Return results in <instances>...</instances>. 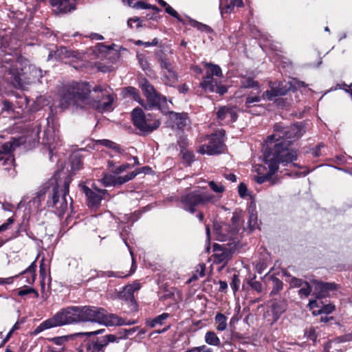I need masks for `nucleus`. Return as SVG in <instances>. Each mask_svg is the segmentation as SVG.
Instances as JSON below:
<instances>
[{
    "mask_svg": "<svg viewBox=\"0 0 352 352\" xmlns=\"http://www.w3.org/2000/svg\"><path fill=\"white\" fill-rule=\"evenodd\" d=\"M274 131L275 133L266 140V148L263 154L264 162L267 165L268 170L265 166L256 165L254 167L257 175H254V179L258 184L270 182L271 185H274L278 183V179L273 175L277 171L278 164L286 166L297 159L296 151L288 148V143L291 142L289 140L298 139L305 132L299 124L287 126L276 124L274 126Z\"/></svg>",
    "mask_w": 352,
    "mask_h": 352,
    "instance_id": "nucleus-1",
    "label": "nucleus"
},
{
    "mask_svg": "<svg viewBox=\"0 0 352 352\" xmlns=\"http://www.w3.org/2000/svg\"><path fill=\"white\" fill-rule=\"evenodd\" d=\"M113 100L111 89L106 86L91 88L87 82H72L62 90L58 107L62 110L72 106L91 107L102 113L112 110Z\"/></svg>",
    "mask_w": 352,
    "mask_h": 352,
    "instance_id": "nucleus-2",
    "label": "nucleus"
},
{
    "mask_svg": "<svg viewBox=\"0 0 352 352\" xmlns=\"http://www.w3.org/2000/svg\"><path fill=\"white\" fill-rule=\"evenodd\" d=\"M79 316L80 322H96L104 326L131 325L135 323V320H128L113 314H109L102 307L94 306L79 307Z\"/></svg>",
    "mask_w": 352,
    "mask_h": 352,
    "instance_id": "nucleus-3",
    "label": "nucleus"
},
{
    "mask_svg": "<svg viewBox=\"0 0 352 352\" xmlns=\"http://www.w3.org/2000/svg\"><path fill=\"white\" fill-rule=\"evenodd\" d=\"M8 72L11 76V83L21 89H25L27 85L39 80L43 76L42 70L35 65L25 64L22 67L19 63L12 65Z\"/></svg>",
    "mask_w": 352,
    "mask_h": 352,
    "instance_id": "nucleus-4",
    "label": "nucleus"
},
{
    "mask_svg": "<svg viewBox=\"0 0 352 352\" xmlns=\"http://www.w3.org/2000/svg\"><path fill=\"white\" fill-rule=\"evenodd\" d=\"M219 197L212 195L204 188L183 193L180 197L181 207L186 211L194 213L199 206L214 204Z\"/></svg>",
    "mask_w": 352,
    "mask_h": 352,
    "instance_id": "nucleus-5",
    "label": "nucleus"
},
{
    "mask_svg": "<svg viewBox=\"0 0 352 352\" xmlns=\"http://www.w3.org/2000/svg\"><path fill=\"white\" fill-rule=\"evenodd\" d=\"M80 322L79 307H68L57 312L52 318L43 321L34 331L37 335L44 330L65 324Z\"/></svg>",
    "mask_w": 352,
    "mask_h": 352,
    "instance_id": "nucleus-6",
    "label": "nucleus"
},
{
    "mask_svg": "<svg viewBox=\"0 0 352 352\" xmlns=\"http://www.w3.org/2000/svg\"><path fill=\"white\" fill-rule=\"evenodd\" d=\"M55 183L52 193L47 200L49 208L54 209V212L59 216L63 215L67 209L66 197L69 192L70 180L65 179L63 182H58L56 178L51 179V183Z\"/></svg>",
    "mask_w": 352,
    "mask_h": 352,
    "instance_id": "nucleus-7",
    "label": "nucleus"
},
{
    "mask_svg": "<svg viewBox=\"0 0 352 352\" xmlns=\"http://www.w3.org/2000/svg\"><path fill=\"white\" fill-rule=\"evenodd\" d=\"M134 125L140 131L150 133L159 127L160 122L153 119L151 114L146 115L140 108H135L131 113Z\"/></svg>",
    "mask_w": 352,
    "mask_h": 352,
    "instance_id": "nucleus-8",
    "label": "nucleus"
},
{
    "mask_svg": "<svg viewBox=\"0 0 352 352\" xmlns=\"http://www.w3.org/2000/svg\"><path fill=\"white\" fill-rule=\"evenodd\" d=\"M225 135V131L221 130L218 133L212 134L210 137V142L208 144H203L199 146L197 152L200 154H208L209 155L219 154L223 152L224 144L223 136Z\"/></svg>",
    "mask_w": 352,
    "mask_h": 352,
    "instance_id": "nucleus-9",
    "label": "nucleus"
},
{
    "mask_svg": "<svg viewBox=\"0 0 352 352\" xmlns=\"http://www.w3.org/2000/svg\"><path fill=\"white\" fill-rule=\"evenodd\" d=\"M140 87L147 100V103L144 105L145 108L160 107L166 102V98L157 93L153 86L146 79L140 82Z\"/></svg>",
    "mask_w": 352,
    "mask_h": 352,
    "instance_id": "nucleus-10",
    "label": "nucleus"
},
{
    "mask_svg": "<svg viewBox=\"0 0 352 352\" xmlns=\"http://www.w3.org/2000/svg\"><path fill=\"white\" fill-rule=\"evenodd\" d=\"M18 140L12 139L0 146V166H6V170H10L14 165V158L12 152L19 146Z\"/></svg>",
    "mask_w": 352,
    "mask_h": 352,
    "instance_id": "nucleus-11",
    "label": "nucleus"
},
{
    "mask_svg": "<svg viewBox=\"0 0 352 352\" xmlns=\"http://www.w3.org/2000/svg\"><path fill=\"white\" fill-rule=\"evenodd\" d=\"M232 221L234 228L230 230H228L229 226L227 224L222 225L221 226H220L219 228H217V226H214L216 234L217 235V239L219 241H232L234 243L235 241L238 239L236 234L239 231V230L237 228L239 226L238 221H239V218L238 216L234 215L233 217L232 218Z\"/></svg>",
    "mask_w": 352,
    "mask_h": 352,
    "instance_id": "nucleus-12",
    "label": "nucleus"
},
{
    "mask_svg": "<svg viewBox=\"0 0 352 352\" xmlns=\"http://www.w3.org/2000/svg\"><path fill=\"white\" fill-rule=\"evenodd\" d=\"M217 117L218 121L221 124L234 122L238 117L236 108L231 105L221 107L217 112Z\"/></svg>",
    "mask_w": 352,
    "mask_h": 352,
    "instance_id": "nucleus-13",
    "label": "nucleus"
},
{
    "mask_svg": "<svg viewBox=\"0 0 352 352\" xmlns=\"http://www.w3.org/2000/svg\"><path fill=\"white\" fill-rule=\"evenodd\" d=\"M82 191L85 194L88 205L91 208H96L99 206L102 199L107 193L106 190H91L87 186L82 187Z\"/></svg>",
    "mask_w": 352,
    "mask_h": 352,
    "instance_id": "nucleus-14",
    "label": "nucleus"
},
{
    "mask_svg": "<svg viewBox=\"0 0 352 352\" xmlns=\"http://www.w3.org/2000/svg\"><path fill=\"white\" fill-rule=\"evenodd\" d=\"M140 171H133L124 176L116 177L112 175L105 174L101 179V182L105 186L123 184L133 179Z\"/></svg>",
    "mask_w": 352,
    "mask_h": 352,
    "instance_id": "nucleus-15",
    "label": "nucleus"
},
{
    "mask_svg": "<svg viewBox=\"0 0 352 352\" xmlns=\"http://www.w3.org/2000/svg\"><path fill=\"white\" fill-rule=\"evenodd\" d=\"M312 287H314V294L318 298L328 296L329 292L336 289V285L333 283H324L317 280H311Z\"/></svg>",
    "mask_w": 352,
    "mask_h": 352,
    "instance_id": "nucleus-16",
    "label": "nucleus"
},
{
    "mask_svg": "<svg viewBox=\"0 0 352 352\" xmlns=\"http://www.w3.org/2000/svg\"><path fill=\"white\" fill-rule=\"evenodd\" d=\"M54 57L56 59L60 60L62 61L67 62V60L71 58H78L79 54L77 52L70 51L66 47H60L57 49L54 54L50 53L48 56V60L52 59Z\"/></svg>",
    "mask_w": 352,
    "mask_h": 352,
    "instance_id": "nucleus-17",
    "label": "nucleus"
},
{
    "mask_svg": "<svg viewBox=\"0 0 352 352\" xmlns=\"http://www.w3.org/2000/svg\"><path fill=\"white\" fill-rule=\"evenodd\" d=\"M50 2L57 13H67L75 10L74 0H50Z\"/></svg>",
    "mask_w": 352,
    "mask_h": 352,
    "instance_id": "nucleus-18",
    "label": "nucleus"
},
{
    "mask_svg": "<svg viewBox=\"0 0 352 352\" xmlns=\"http://www.w3.org/2000/svg\"><path fill=\"white\" fill-rule=\"evenodd\" d=\"M34 263H32L26 270H25L24 271H23L22 272H21L19 274H16L15 276H10L8 278H0V285H4V284L10 285L13 283L14 278H18L20 275H22V274H30V277L27 278L26 282L29 284H32L34 281V278H35V275L34 274Z\"/></svg>",
    "mask_w": 352,
    "mask_h": 352,
    "instance_id": "nucleus-19",
    "label": "nucleus"
},
{
    "mask_svg": "<svg viewBox=\"0 0 352 352\" xmlns=\"http://www.w3.org/2000/svg\"><path fill=\"white\" fill-rule=\"evenodd\" d=\"M140 289V285L138 283H133L126 285L120 292V297L132 304L134 303V292Z\"/></svg>",
    "mask_w": 352,
    "mask_h": 352,
    "instance_id": "nucleus-20",
    "label": "nucleus"
},
{
    "mask_svg": "<svg viewBox=\"0 0 352 352\" xmlns=\"http://www.w3.org/2000/svg\"><path fill=\"white\" fill-rule=\"evenodd\" d=\"M218 82L212 75H206L203 81L200 83V86L206 91L213 93L216 90Z\"/></svg>",
    "mask_w": 352,
    "mask_h": 352,
    "instance_id": "nucleus-21",
    "label": "nucleus"
},
{
    "mask_svg": "<svg viewBox=\"0 0 352 352\" xmlns=\"http://www.w3.org/2000/svg\"><path fill=\"white\" fill-rule=\"evenodd\" d=\"M169 117L173 121V123L179 129L186 126L189 122L186 113L170 112Z\"/></svg>",
    "mask_w": 352,
    "mask_h": 352,
    "instance_id": "nucleus-22",
    "label": "nucleus"
},
{
    "mask_svg": "<svg viewBox=\"0 0 352 352\" xmlns=\"http://www.w3.org/2000/svg\"><path fill=\"white\" fill-rule=\"evenodd\" d=\"M287 309L285 301L274 302L272 305V311L273 314V322H276L280 315L283 314Z\"/></svg>",
    "mask_w": 352,
    "mask_h": 352,
    "instance_id": "nucleus-23",
    "label": "nucleus"
},
{
    "mask_svg": "<svg viewBox=\"0 0 352 352\" xmlns=\"http://www.w3.org/2000/svg\"><path fill=\"white\" fill-rule=\"evenodd\" d=\"M243 5L241 0H224L220 3L221 14L231 12L234 7H240Z\"/></svg>",
    "mask_w": 352,
    "mask_h": 352,
    "instance_id": "nucleus-24",
    "label": "nucleus"
},
{
    "mask_svg": "<svg viewBox=\"0 0 352 352\" xmlns=\"http://www.w3.org/2000/svg\"><path fill=\"white\" fill-rule=\"evenodd\" d=\"M205 342L209 344L215 346H219L221 344L220 339L214 331H207L205 334Z\"/></svg>",
    "mask_w": 352,
    "mask_h": 352,
    "instance_id": "nucleus-25",
    "label": "nucleus"
},
{
    "mask_svg": "<svg viewBox=\"0 0 352 352\" xmlns=\"http://www.w3.org/2000/svg\"><path fill=\"white\" fill-rule=\"evenodd\" d=\"M217 324V329L219 331H223L227 327V318L223 314L218 313L214 318Z\"/></svg>",
    "mask_w": 352,
    "mask_h": 352,
    "instance_id": "nucleus-26",
    "label": "nucleus"
},
{
    "mask_svg": "<svg viewBox=\"0 0 352 352\" xmlns=\"http://www.w3.org/2000/svg\"><path fill=\"white\" fill-rule=\"evenodd\" d=\"M164 80L166 85L172 86L177 81V76L173 68L163 72Z\"/></svg>",
    "mask_w": 352,
    "mask_h": 352,
    "instance_id": "nucleus-27",
    "label": "nucleus"
},
{
    "mask_svg": "<svg viewBox=\"0 0 352 352\" xmlns=\"http://www.w3.org/2000/svg\"><path fill=\"white\" fill-rule=\"evenodd\" d=\"M98 142L101 145L108 147V148L112 149L113 151L118 153L122 155H124L125 154V153L120 148V146L112 141H110L108 140H99Z\"/></svg>",
    "mask_w": 352,
    "mask_h": 352,
    "instance_id": "nucleus-28",
    "label": "nucleus"
},
{
    "mask_svg": "<svg viewBox=\"0 0 352 352\" xmlns=\"http://www.w3.org/2000/svg\"><path fill=\"white\" fill-rule=\"evenodd\" d=\"M272 283V289L270 292V296H274L278 294L283 289V283L278 278L271 276L270 277Z\"/></svg>",
    "mask_w": 352,
    "mask_h": 352,
    "instance_id": "nucleus-29",
    "label": "nucleus"
},
{
    "mask_svg": "<svg viewBox=\"0 0 352 352\" xmlns=\"http://www.w3.org/2000/svg\"><path fill=\"white\" fill-rule=\"evenodd\" d=\"M260 92H261V91L258 88V91L256 94H254V93L251 92L248 96V97L246 98V100H245V107L247 108L252 107V104L253 103L259 102L261 101L262 97L260 96Z\"/></svg>",
    "mask_w": 352,
    "mask_h": 352,
    "instance_id": "nucleus-30",
    "label": "nucleus"
},
{
    "mask_svg": "<svg viewBox=\"0 0 352 352\" xmlns=\"http://www.w3.org/2000/svg\"><path fill=\"white\" fill-rule=\"evenodd\" d=\"M294 86H295V85H293L291 81L280 82L276 90L279 96H283L285 95L289 90L293 89Z\"/></svg>",
    "mask_w": 352,
    "mask_h": 352,
    "instance_id": "nucleus-31",
    "label": "nucleus"
},
{
    "mask_svg": "<svg viewBox=\"0 0 352 352\" xmlns=\"http://www.w3.org/2000/svg\"><path fill=\"white\" fill-rule=\"evenodd\" d=\"M169 317V314L167 313H164L160 316H157L155 318H153L151 321L148 322V325L153 328L157 324H163L164 321L166 320Z\"/></svg>",
    "mask_w": 352,
    "mask_h": 352,
    "instance_id": "nucleus-32",
    "label": "nucleus"
},
{
    "mask_svg": "<svg viewBox=\"0 0 352 352\" xmlns=\"http://www.w3.org/2000/svg\"><path fill=\"white\" fill-rule=\"evenodd\" d=\"M204 65L206 67L210 68V73L208 74L207 75H212V76H215L218 77L222 76L221 69L217 65H214L210 63H204Z\"/></svg>",
    "mask_w": 352,
    "mask_h": 352,
    "instance_id": "nucleus-33",
    "label": "nucleus"
},
{
    "mask_svg": "<svg viewBox=\"0 0 352 352\" xmlns=\"http://www.w3.org/2000/svg\"><path fill=\"white\" fill-rule=\"evenodd\" d=\"M334 309H335L334 305H333L331 304H328V305H323L318 310H314L313 314L316 315V314H323V313L329 314L331 313L332 311H333Z\"/></svg>",
    "mask_w": 352,
    "mask_h": 352,
    "instance_id": "nucleus-34",
    "label": "nucleus"
},
{
    "mask_svg": "<svg viewBox=\"0 0 352 352\" xmlns=\"http://www.w3.org/2000/svg\"><path fill=\"white\" fill-rule=\"evenodd\" d=\"M257 85V82L254 81L253 79L250 77H243L241 80V87L243 88L254 87Z\"/></svg>",
    "mask_w": 352,
    "mask_h": 352,
    "instance_id": "nucleus-35",
    "label": "nucleus"
},
{
    "mask_svg": "<svg viewBox=\"0 0 352 352\" xmlns=\"http://www.w3.org/2000/svg\"><path fill=\"white\" fill-rule=\"evenodd\" d=\"M102 345L100 344V343L98 342V341L96 342H92L90 343L87 347V352H102L103 350Z\"/></svg>",
    "mask_w": 352,
    "mask_h": 352,
    "instance_id": "nucleus-36",
    "label": "nucleus"
},
{
    "mask_svg": "<svg viewBox=\"0 0 352 352\" xmlns=\"http://www.w3.org/2000/svg\"><path fill=\"white\" fill-rule=\"evenodd\" d=\"M69 337L67 336L54 337L50 339L55 344L64 347L66 342L69 341Z\"/></svg>",
    "mask_w": 352,
    "mask_h": 352,
    "instance_id": "nucleus-37",
    "label": "nucleus"
},
{
    "mask_svg": "<svg viewBox=\"0 0 352 352\" xmlns=\"http://www.w3.org/2000/svg\"><path fill=\"white\" fill-rule=\"evenodd\" d=\"M210 188L216 193H222L225 190L224 186L221 183L210 181L208 183Z\"/></svg>",
    "mask_w": 352,
    "mask_h": 352,
    "instance_id": "nucleus-38",
    "label": "nucleus"
},
{
    "mask_svg": "<svg viewBox=\"0 0 352 352\" xmlns=\"http://www.w3.org/2000/svg\"><path fill=\"white\" fill-rule=\"evenodd\" d=\"M230 257V253L228 251H222L221 252L215 253L216 260L219 262H226Z\"/></svg>",
    "mask_w": 352,
    "mask_h": 352,
    "instance_id": "nucleus-39",
    "label": "nucleus"
},
{
    "mask_svg": "<svg viewBox=\"0 0 352 352\" xmlns=\"http://www.w3.org/2000/svg\"><path fill=\"white\" fill-rule=\"evenodd\" d=\"M311 292V287L307 282H305L304 285L301 286V288L298 291V294L301 296L307 297Z\"/></svg>",
    "mask_w": 352,
    "mask_h": 352,
    "instance_id": "nucleus-40",
    "label": "nucleus"
},
{
    "mask_svg": "<svg viewBox=\"0 0 352 352\" xmlns=\"http://www.w3.org/2000/svg\"><path fill=\"white\" fill-rule=\"evenodd\" d=\"M189 21H190V25L197 28L198 30H199L201 31H206V32L210 31V28L206 25L202 24L198 21H196L192 20V19H190Z\"/></svg>",
    "mask_w": 352,
    "mask_h": 352,
    "instance_id": "nucleus-41",
    "label": "nucleus"
},
{
    "mask_svg": "<svg viewBox=\"0 0 352 352\" xmlns=\"http://www.w3.org/2000/svg\"><path fill=\"white\" fill-rule=\"evenodd\" d=\"M189 21H190V25L197 28L198 30H199L201 31H206V32L210 31V28L206 25L202 24L198 21H196L192 20V19H190Z\"/></svg>",
    "mask_w": 352,
    "mask_h": 352,
    "instance_id": "nucleus-42",
    "label": "nucleus"
},
{
    "mask_svg": "<svg viewBox=\"0 0 352 352\" xmlns=\"http://www.w3.org/2000/svg\"><path fill=\"white\" fill-rule=\"evenodd\" d=\"M205 270H206L205 265L199 264L197 266V269L196 270V274L192 276V279L197 280L199 277H204L205 276Z\"/></svg>",
    "mask_w": 352,
    "mask_h": 352,
    "instance_id": "nucleus-43",
    "label": "nucleus"
},
{
    "mask_svg": "<svg viewBox=\"0 0 352 352\" xmlns=\"http://www.w3.org/2000/svg\"><path fill=\"white\" fill-rule=\"evenodd\" d=\"M279 96L278 94V91L276 89H272L271 90H267L265 91L263 94L262 98H266L269 100H272L275 97Z\"/></svg>",
    "mask_w": 352,
    "mask_h": 352,
    "instance_id": "nucleus-44",
    "label": "nucleus"
},
{
    "mask_svg": "<svg viewBox=\"0 0 352 352\" xmlns=\"http://www.w3.org/2000/svg\"><path fill=\"white\" fill-rule=\"evenodd\" d=\"M182 158L186 161L188 165H190L194 161V155L191 151H182Z\"/></svg>",
    "mask_w": 352,
    "mask_h": 352,
    "instance_id": "nucleus-45",
    "label": "nucleus"
},
{
    "mask_svg": "<svg viewBox=\"0 0 352 352\" xmlns=\"http://www.w3.org/2000/svg\"><path fill=\"white\" fill-rule=\"evenodd\" d=\"M248 284L250 285V286L254 289V290H256L257 292H261L262 290H263V288H262V285L260 282L258 281H256L255 280V277L251 278L249 281H248Z\"/></svg>",
    "mask_w": 352,
    "mask_h": 352,
    "instance_id": "nucleus-46",
    "label": "nucleus"
},
{
    "mask_svg": "<svg viewBox=\"0 0 352 352\" xmlns=\"http://www.w3.org/2000/svg\"><path fill=\"white\" fill-rule=\"evenodd\" d=\"M290 277V279L287 281L289 283L290 286L292 287H300L304 285L305 281L302 279L296 278V277Z\"/></svg>",
    "mask_w": 352,
    "mask_h": 352,
    "instance_id": "nucleus-47",
    "label": "nucleus"
},
{
    "mask_svg": "<svg viewBox=\"0 0 352 352\" xmlns=\"http://www.w3.org/2000/svg\"><path fill=\"white\" fill-rule=\"evenodd\" d=\"M104 331H105L104 329H98V330L94 331L78 333L75 334V336L81 337V336H86L87 337H90L91 336L102 334Z\"/></svg>",
    "mask_w": 352,
    "mask_h": 352,
    "instance_id": "nucleus-48",
    "label": "nucleus"
},
{
    "mask_svg": "<svg viewBox=\"0 0 352 352\" xmlns=\"http://www.w3.org/2000/svg\"><path fill=\"white\" fill-rule=\"evenodd\" d=\"M82 165L81 160L78 156L74 155L72 157V168L73 170H78Z\"/></svg>",
    "mask_w": 352,
    "mask_h": 352,
    "instance_id": "nucleus-49",
    "label": "nucleus"
},
{
    "mask_svg": "<svg viewBox=\"0 0 352 352\" xmlns=\"http://www.w3.org/2000/svg\"><path fill=\"white\" fill-rule=\"evenodd\" d=\"M134 271H135V270L133 269V267H132L131 273L129 274H126V275H124L122 272H114L113 271H107L105 272V275L108 277L113 276V277L123 278V277H126V276H129L131 274L133 273Z\"/></svg>",
    "mask_w": 352,
    "mask_h": 352,
    "instance_id": "nucleus-50",
    "label": "nucleus"
},
{
    "mask_svg": "<svg viewBox=\"0 0 352 352\" xmlns=\"http://www.w3.org/2000/svg\"><path fill=\"white\" fill-rule=\"evenodd\" d=\"M248 223L250 229H254L256 227L257 223V216L253 212L250 214Z\"/></svg>",
    "mask_w": 352,
    "mask_h": 352,
    "instance_id": "nucleus-51",
    "label": "nucleus"
},
{
    "mask_svg": "<svg viewBox=\"0 0 352 352\" xmlns=\"http://www.w3.org/2000/svg\"><path fill=\"white\" fill-rule=\"evenodd\" d=\"M131 167L129 164H124L120 166L112 168L111 170L113 173L118 175Z\"/></svg>",
    "mask_w": 352,
    "mask_h": 352,
    "instance_id": "nucleus-52",
    "label": "nucleus"
},
{
    "mask_svg": "<svg viewBox=\"0 0 352 352\" xmlns=\"http://www.w3.org/2000/svg\"><path fill=\"white\" fill-rule=\"evenodd\" d=\"M165 11L166 13L177 19L179 21H183L182 18L179 16V14L171 6L169 5L165 8Z\"/></svg>",
    "mask_w": 352,
    "mask_h": 352,
    "instance_id": "nucleus-53",
    "label": "nucleus"
},
{
    "mask_svg": "<svg viewBox=\"0 0 352 352\" xmlns=\"http://www.w3.org/2000/svg\"><path fill=\"white\" fill-rule=\"evenodd\" d=\"M14 222L13 217H10L7 219L6 222L0 226V232H4L10 229L11 225Z\"/></svg>",
    "mask_w": 352,
    "mask_h": 352,
    "instance_id": "nucleus-54",
    "label": "nucleus"
},
{
    "mask_svg": "<svg viewBox=\"0 0 352 352\" xmlns=\"http://www.w3.org/2000/svg\"><path fill=\"white\" fill-rule=\"evenodd\" d=\"M31 293H35L36 297H38V294L37 293V292H36L33 288H30V287L23 288V289H20L18 291V295L20 296H23L25 295H28Z\"/></svg>",
    "mask_w": 352,
    "mask_h": 352,
    "instance_id": "nucleus-55",
    "label": "nucleus"
},
{
    "mask_svg": "<svg viewBox=\"0 0 352 352\" xmlns=\"http://www.w3.org/2000/svg\"><path fill=\"white\" fill-rule=\"evenodd\" d=\"M138 60L142 67V68L145 70L148 67V63L145 60L144 55L142 54H138L137 56Z\"/></svg>",
    "mask_w": 352,
    "mask_h": 352,
    "instance_id": "nucleus-56",
    "label": "nucleus"
},
{
    "mask_svg": "<svg viewBox=\"0 0 352 352\" xmlns=\"http://www.w3.org/2000/svg\"><path fill=\"white\" fill-rule=\"evenodd\" d=\"M238 191H239V195L241 197H244L246 195L247 191H248L246 185H245L243 183H241L238 187Z\"/></svg>",
    "mask_w": 352,
    "mask_h": 352,
    "instance_id": "nucleus-57",
    "label": "nucleus"
},
{
    "mask_svg": "<svg viewBox=\"0 0 352 352\" xmlns=\"http://www.w3.org/2000/svg\"><path fill=\"white\" fill-rule=\"evenodd\" d=\"M291 82L293 85H295V86H294L293 89H296L297 88H302V87H307V85L305 84V82H304L302 81H300L297 79H293L292 80H291Z\"/></svg>",
    "mask_w": 352,
    "mask_h": 352,
    "instance_id": "nucleus-58",
    "label": "nucleus"
},
{
    "mask_svg": "<svg viewBox=\"0 0 352 352\" xmlns=\"http://www.w3.org/2000/svg\"><path fill=\"white\" fill-rule=\"evenodd\" d=\"M160 65L163 69V72L173 68L171 64L167 60H161Z\"/></svg>",
    "mask_w": 352,
    "mask_h": 352,
    "instance_id": "nucleus-59",
    "label": "nucleus"
},
{
    "mask_svg": "<svg viewBox=\"0 0 352 352\" xmlns=\"http://www.w3.org/2000/svg\"><path fill=\"white\" fill-rule=\"evenodd\" d=\"M150 4H147L143 1H137L135 3L134 8L148 9Z\"/></svg>",
    "mask_w": 352,
    "mask_h": 352,
    "instance_id": "nucleus-60",
    "label": "nucleus"
},
{
    "mask_svg": "<svg viewBox=\"0 0 352 352\" xmlns=\"http://www.w3.org/2000/svg\"><path fill=\"white\" fill-rule=\"evenodd\" d=\"M126 90H127V92L130 95L133 96V98L135 100H137L139 98V95H138V91H137V89L135 88L130 87H128L126 89Z\"/></svg>",
    "mask_w": 352,
    "mask_h": 352,
    "instance_id": "nucleus-61",
    "label": "nucleus"
},
{
    "mask_svg": "<svg viewBox=\"0 0 352 352\" xmlns=\"http://www.w3.org/2000/svg\"><path fill=\"white\" fill-rule=\"evenodd\" d=\"M228 89L227 87L223 85H217L216 90L214 91L215 93L219 94V95H223L227 92Z\"/></svg>",
    "mask_w": 352,
    "mask_h": 352,
    "instance_id": "nucleus-62",
    "label": "nucleus"
},
{
    "mask_svg": "<svg viewBox=\"0 0 352 352\" xmlns=\"http://www.w3.org/2000/svg\"><path fill=\"white\" fill-rule=\"evenodd\" d=\"M105 338H106V341L108 342V344L109 342H118V340L119 339L116 336L112 335V334H109V335L106 336Z\"/></svg>",
    "mask_w": 352,
    "mask_h": 352,
    "instance_id": "nucleus-63",
    "label": "nucleus"
},
{
    "mask_svg": "<svg viewBox=\"0 0 352 352\" xmlns=\"http://www.w3.org/2000/svg\"><path fill=\"white\" fill-rule=\"evenodd\" d=\"M64 347H60L58 349H56L52 346H48L47 347V352H63L64 351Z\"/></svg>",
    "mask_w": 352,
    "mask_h": 352,
    "instance_id": "nucleus-64",
    "label": "nucleus"
}]
</instances>
